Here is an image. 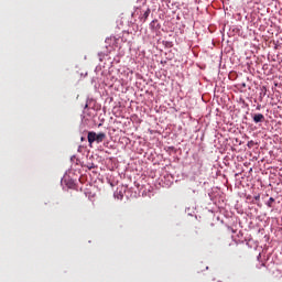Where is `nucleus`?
Listing matches in <instances>:
<instances>
[{
    "label": "nucleus",
    "instance_id": "obj_1",
    "mask_svg": "<svg viewBox=\"0 0 282 282\" xmlns=\"http://www.w3.org/2000/svg\"><path fill=\"white\" fill-rule=\"evenodd\" d=\"M88 142L91 144L93 142H97V144H100V142H105V139L107 138V134L105 132L96 133L94 131L88 132Z\"/></svg>",
    "mask_w": 282,
    "mask_h": 282
},
{
    "label": "nucleus",
    "instance_id": "obj_2",
    "mask_svg": "<svg viewBox=\"0 0 282 282\" xmlns=\"http://www.w3.org/2000/svg\"><path fill=\"white\" fill-rule=\"evenodd\" d=\"M253 122H256V124H258V122H265V116H263V113H256L253 116Z\"/></svg>",
    "mask_w": 282,
    "mask_h": 282
},
{
    "label": "nucleus",
    "instance_id": "obj_3",
    "mask_svg": "<svg viewBox=\"0 0 282 282\" xmlns=\"http://www.w3.org/2000/svg\"><path fill=\"white\" fill-rule=\"evenodd\" d=\"M149 14H151V9H147L143 13V15L140 17V20L145 23L147 19H149Z\"/></svg>",
    "mask_w": 282,
    "mask_h": 282
},
{
    "label": "nucleus",
    "instance_id": "obj_4",
    "mask_svg": "<svg viewBox=\"0 0 282 282\" xmlns=\"http://www.w3.org/2000/svg\"><path fill=\"white\" fill-rule=\"evenodd\" d=\"M273 204H274V198H273V197H270L269 200H268V203H267V206H268L269 208H272V207H273Z\"/></svg>",
    "mask_w": 282,
    "mask_h": 282
},
{
    "label": "nucleus",
    "instance_id": "obj_5",
    "mask_svg": "<svg viewBox=\"0 0 282 282\" xmlns=\"http://www.w3.org/2000/svg\"><path fill=\"white\" fill-rule=\"evenodd\" d=\"M254 199H256V202H259V199H261V196L257 195V196H254Z\"/></svg>",
    "mask_w": 282,
    "mask_h": 282
},
{
    "label": "nucleus",
    "instance_id": "obj_6",
    "mask_svg": "<svg viewBox=\"0 0 282 282\" xmlns=\"http://www.w3.org/2000/svg\"><path fill=\"white\" fill-rule=\"evenodd\" d=\"M85 140V138L82 137V141Z\"/></svg>",
    "mask_w": 282,
    "mask_h": 282
}]
</instances>
